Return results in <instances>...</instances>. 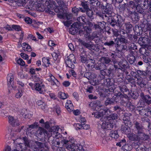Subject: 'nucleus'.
Masks as SVG:
<instances>
[{"instance_id": "45", "label": "nucleus", "mask_w": 151, "mask_h": 151, "mask_svg": "<svg viewBox=\"0 0 151 151\" xmlns=\"http://www.w3.org/2000/svg\"><path fill=\"white\" fill-rule=\"evenodd\" d=\"M77 32V30L74 27H71L70 29L69 33L74 35Z\"/></svg>"}, {"instance_id": "52", "label": "nucleus", "mask_w": 151, "mask_h": 151, "mask_svg": "<svg viewBox=\"0 0 151 151\" xmlns=\"http://www.w3.org/2000/svg\"><path fill=\"white\" fill-rule=\"evenodd\" d=\"M60 97L63 99H66L68 96H67L66 94L64 93L60 92L59 93Z\"/></svg>"}, {"instance_id": "9", "label": "nucleus", "mask_w": 151, "mask_h": 151, "mask_svg": "<svg viewBox=\"0 0 151 151\" xmlns=\"http://www.w3.org/2000/svg\"><path fill=\"white\" fill-rule=\"evenodd\" d=\"M9 122L10 124L13 126H17L20 124V123L17 118H14L12 116L9 117Z\"/></svg>"}, {"instance_id": "1", "label": "nucleus", "mask_w": 151, "mask_h": 151, "mask_svg": "<svg viewBox=\"0 0 151 151\" xmlns=\"http://www.w3.org/2000/svg\"><path fill=\"white\" fill-rule=\"evenodd\" d=\"M14 78L13 75L11 73L8 74L7 76V85L9 87V93H10V90L14 89L16 90V86L14 84Z\"/></svg>"}, {"instance_id": "7", "label": "nucleus", "mask_w": 151, "mask_h": 151, "mask_svg": "<svg viewBox=\"0 0 151 151\" xmlns=\"http://www.w3.org/2000/svg\"><path fill=\"white\" fill-rule=\"evenodd\" d=\"M123 118L124 122L125 125L128 127H131L132 126V124L130 121L129 116H131V114H128L127 113L125 114Z\"/></svg>"}, {"instance_id": "38", "label": "nucleus", "mask_w": 151, "mask_h": 151, "mask_svg": "<svg viewBox=\"0 0 151 151\" xmlns=\"http://www.w3.org/2000/svg\"><path fill=\"white\" fill-rule=\"evenodd\" d=\"M42 62L46 67L49 66L50 64L49 61L48 59L47 58H43L42 59Z\"/></svg>"}, {"instance_id": "20", "label": "nucleus", "mask_w": 151, "mask_h": 151, "mask_svg": "<svg viewBox=\"0 0 151 151\" xmlns=\"http://www.w3.org/2000/svg\"><path fill=\"white\" fill-rule=\"evenodd\" d=\"M78 41L79 42L81 43V44L84 46L86 47V48H88L89 49L91 48L93 46V45L90 44L80 39H79L78 40Z\"/></svg>"}, {"instance_id": "44", "label": "nucleus", "mask_w": 151, "mask_h": 151, "mask_svg": "<svg viewBox=\"0 0 151 151\" xmlns=\"http://www.w3.org/2000/svg\"><path fill=\"white\" fill-rule=\"evenodd\" d=\"M129 129L127 127H126L124 126H122L121 127V130L123 131V132L126 134L129 132Z\"/></svg>"}, {"instance_id": "22", "label": "nucleus", "mask_w": 151, "mask_h": 151, "mask_svg": "<svg viewBox=\"0 0 151 151\" xmlns=\"http://www.w3.org/2000/svg\"><path fill=\"white\" fill-rule=\"evenodd\" d=\"M22 46V49L25 51L30 52L32 50L31 47L28 44L25 43H23Z\"/></svg>"}, {"instance_id": "23", "label": "nucleus", "mask_w": 151, "mask_h": 151, "mask_svg": "<svg viewBox=\"0 0 151 151\" xmlns=\"http://www.w3.org/2000/svg\"><path fill=\"white\" fill-rule=\"evenodd\" d=\"M95 61L91 59L87 60L86 63V65L88 68H93L94 67V63Z\"/></svg>"}, {"instance_id": "46", "label": "nucleus", "mask_w": 151, "mask_h": 151, "mask_svg": "<svg viewBox=\"0 0 151 151\" xmlns=\"http://www.w3.org/2000/svg\"><path fill=\"white\" fill-rule=\"evenodd\" d=\"M124 27L127 30L129 31L132 29V26L131 24H130V23L128 22L125 23L124 25Z\"/></svg>"}, {"instance_id": "40", "label": "nucleus", "mask_w": 151, "mask_h": 151, "mask_svg": "<svg viewBox=\"0 0 151 151\" xmlns=\"http://www.w3.org/2000/svg\"><path fill=\"white\" fill-rule=\"evenodd\" d=\"M52 55L54 60H56L60 55V53L58 52H53L52 54Z\"/></svg>"}, {"instance_id": "27", "label": "nucleus", "mask_w": 151, "mask_h": 151, "mask_svg": "<svg viewBox=\"0 0 151 151\" xmlns=\"http://www.w3.org/2000/svg\"><path fill=\"white\" fill-rule=\"evenodd\" d=\"M38 126V123L35 122L31 125H28V127L27 128V130L29 131V130L37 128Z\"/></svg>"}, {"instance_id": "34", "label": "nucleus", "mask_w": 151, "mask_h": 151, "mask_svg": "<svg viewBox=\"0 0 151 151\" xmlns=\"http://www.w3.org/2000/svg\"><path fill=\"white\" fill-rule=\"evenodd\" d=\"M50 78L49 79V81L52 82V84L54 85L56 84V82H58L57 80L55 78V77L53 76L52 74H50L49 75Z\"/></svg>"}, {"instance_id": "15", "label": "nucleus", "mask_w": 151, "mask_h": 151, "mask_svg": "<svg viewBox=\"0 0 151 151\" xmlns=\"http://www.w3.org/2000/svg\"><path fill=\"white\" fill-rule=\"evenodd\" d=\"M37 132L40 135H42L43 134H44L45 135L46 134L48 137H50V133H48L47 131L41 127H39Z\"/></svg>"}, {"instance_id": "64", "label": "nucleus", "mask_w": 151, "mask_h": 151, "mask_svg": "<svg viewBox=\"0 0 151 151\" xmlns=\"http://www.w3.org/2000/svg\"><path fill=\"white\" fill-rule=\"evenodd\" d=\"M22 91H18L15 95V97L17 99L20 98L22 96Z\"/></svg>"}, {"instance_id": "10", "label": "nucleus", "mask_w": 151, "mask_h": 151, "mask_svg": "<svg viewBox=\"0 0 151 151\" xmlns=\"http://www.w3.org/2000/svg\"><path fill=\"white\" fill-rule=\"evenodd\" d=\"M45 5L47 6V8H45V12L52 15H55V13L51 10L52 8V5L48 1H46Z\"/></svg>"}, {"instance_id": "43", "label": "nucleus", "mask_w": 151, "mask_h": 151, "mask_svg": "<svg viewBox=\"0 0 151 151\" xmlns=\"http://www.w3.org/2000/svg\"><path fill=\"white\" fill-rule=\"evenodd\" d=\"M85 17L82 16L79 17L77 18V20L79 22H81L82 24L83 22L85 23Z\"/></svg>"}, {"instance_id": "32", "label": "nucleus", "mask_w": 151, "mask_h": 151, "mask_svg": "<svg viewBox=\"0 0 151 151\" xmlns=\"http://www.w3.org/2000/svg\"><path fill=\"white\" fill-rule=\"evenodd\" d=\"M16 4L19 6H24L26 4V0H17L15 1Z\"/></svg>"}, {"instance_id": "24", "label": "nucleus", "mask_w": 151, "mask_h": 151, "mask_svg": "<svg viewBox=\"0 0 151 151\" xmlns=\"http://www.w3.org/2000/svg\"><path fill=\"white\" fill-rule=\"evenodd\" d=\"M36 8L37 10L39 11L43 12L44 11H45V6L43 4H38Z\"/></svg>"}, {"instance_id": "25", "label": "nucleus", "mask_w": 151, "mask_h": 151, "mask_svg": "<svg viewBox=\"0 0 151 151\" xmlns=\"http://www.w3.org/2000/svg\"><path fill=\"white\" fill-rule=\"evenodd\" d=\"M57 2L58 6L61 8V9L63 7H65L66 6V3L63 0H55Z\"/></svg>"}, {"instance_id": "5", "label": "nucleus", "mask_w": 151, "mask_h": 151, "mask_svg": "<svg viewBox=\"0 0 151 151\" xmlns=\"http://www.w3.org/2000/svg\"><path fill=\"white\" fill-rule=\"evenodd\" d=\"M67 60L65 61V63L68 66L71 68H74L73 62L75 61V57L73 54L70 55L67 57Z\"/></svg>"}, {"instance_id": "3", "label": "nucleus", "mask_w": 151, "mask_h": 151, "mask_svg": "<svg viewBox=\"0 0 151 151\" xmlns=\"http://www.w3.org/2000/svg\"><path fill=\"white\" fill-rule=\"evenodd\" d=\"M135 134L131 133L127 135V137L129 139L132 141H137L140 139L143 140L145 139V137L139 134H137V132H135Z\"/></svg>"}, {"instance_id": "37", "label": "nucleus", "mask_w": 151, "mask_h": 151, "mask_svg": "<svg viewBox=\"0 0 151 151\" xmlns=\"http://www.w3.org/2000/svg\"><path fill=\"white\" fill-rule=\"evenodd\" d=\"M122 151H129L131 150V146L128 144H125L122 147Z\"/></svg>"}, {"instance_id": "17", "label": "nucleus", "mask_w": 151, "mask_h": 151, "mask_svg": "<svg viewBox=\"0 0 151 151\" xmlns=\"http://www.w3.org/2000/svg\"><path fill=\"white\" fill-rule=\"evenodd\" d=\"M148 39L146 37H140L139 39L138 42L139 43L142 45H147L148 42Z\"/></svg>"}, {"instance_id": "29", "label": "nucleus", "mask_w": 151, "mask_h": 151, "mask_svg": "<svg viewBox=\"0 0 151 151\" xmlns=\"http://www.w3.org/2000/svg\"><path fill=\"white\" fill-rule=\"evenodd\" d=\"M114 100L112 99L108 98H107L106 100L105 101V104L106 106L108 105L113 104L114 103Z\"/></svg>"}, {"instance_id": "6", "label": "nucleus", "mask_w": 151, "mask_h": 151, "mask_svg": "<svg viewBox=\"0 0 151 151\" xmlns=\"http://www.w3.org/2000/svg\"><path fill=\"white\" fill-rule=\"evenodd\" d=\"M101 9L104 13L109 14H111L113 10L111 5L109 4H107L105 6H101Z\"/></svg>"}, {"instance_id": "48", "label": "nucleus", "mask_w": 151, "mask_h": 151, "mask_svg": "<svg viewBox=\"0 0 151 151\" xmlns=\"http://www.w3.org/2000/svg\"><path fill=\"white\" fill-rule=\"evenodd\" d=\"M54 110L56 111L58 115H59L60 114L61 110L59 106H56L55 107Z\"/></svg>"}, {"instance_id": "30", "label": "nucleus", "mask_w": 151, "mask_h": 151, "mask_svg": "<svg viewBox=\"0 0 151 151\" xmlns=\"http://www.w3.org/2000/svg\"><path fill=\"white\" fill-rule=\"evenodd\" d=\"M100 60L103 63L106 64L109 63L111 61L109 58L107 57H102L100 58Z\"/></svg>"}, {"instance_id": "33", "label": "nucleus", "mask_w": 151, "mask_h": 151, "mask_svg": "<svg viewBox=\"0 0 151 151\" xmlns=\"http://www.w3.org/2000/svg\"><path fill=\"white\" fill-rule=\"evenodd\" d=\"M110 135L111 137L114 139L118 138L119 136L117 132L116 131H111L110 132Z\"/></svg>"}, {"instance_id": "57", "label": "nucleus", "mask_w": 151, "mask_h": 151, "mask_svg": "<svg viewBox=\"0 0 151 151\" xmlns=\"http://www.w3.org/2000/svg\"><path fill=\"white\" fill-rule=\"evenodd\" d=\"M148 112L145 109H142L140 111V114L142 116H144L145 115H147V113Z\"/></svg>"}, {"instance_id": "63", "label": "nucleus", "mask_w": 151, "mask_h": 151, "mask_svg": "<svg viewBox=\"0 0 151 151\" xmlns=\"http://www.w3.org/2000/svg\"><path fill=\"white\" fill-rule=\"evenodd\" d=\"M25 21L27 24H30L32 23V19L29 17H27L25 18Z\"/></svg>"}, {"instance_id": "11", "label": "nucleus", "mask_w": 151, "mask_h": 151, "mask_svg": "<svg viewBox=\"0 0 151 151\" xmlns=\"http://www.w3.org/2000/svg\"><path fill=\"white\" fill-rule=\"evenodd\" d=\"M59 129V127L58 126L52 127L51 129L49 131V132H51L50 133V136H53L54 137L55 136H56L57 134H58V131Z\"/></svg>"}, {"instance_id": "61", "label": "nucleus", "mask_w": 151, "mask_h": 151, "mask_svg": "<svg viewBox=\"0 0 151 151\" xmlns=\"http://www.w3.org/2000/svg\"><path fill=\"white\" fill-rule=\"evenodd\" d=\"M91 75V72H87L85 73L84 76L87 78L88 80H90V78Z\"/></svg>"}, {"instance_id": "26", "label": "nucleus", "mask_w": 151, "mask_h": 151, "mask_svg": "<svg viewBox=\"0 0 151 151\" xmlns=\"http://www.w3.org/2000/svg\"><path fill=\"white\" fill-rule=\"evenodd\" d=\"M137 84L139 85L141 87H144V86H145L146 85L144 81L141 78H137Z\"/></svg>"}, {"instance_id": "39", "label": "nucleus", "mask_w": 151, "mask_h": 151, "mask_svg": "<svg viewBox=\"0 0 151 151\" xmlns=\"http://www.w3.org/2000/svg\"><path fill=\"white\" fill-rule=\"evenodd\" d=\"M32 25L35 28H37L38 26L40 24H42L43 23L41 22H37L35 21H33L32 22Z\"/></svg>"}, {"instance_id": "60", "label": "nucleus", "mask_w": 151, "mask_h": 151, "mask_svg": "<svg viewBox=\"0 0 151 151\" xmlns=\"http://www.w3.org/2000/svg\"><path fill=\"white\" fill-rule=\"evenodd\" d=\"M20 55L21 57L24 59L27 60L28 59V56L26 54L21 53Z\"/></svg>"}, {"instance_id": "42", "label": "nucleus", "mask_w": 151, "mask_h": 151, "mask_svg": "<svg viewBox=\"0 0 151 151\" xmlns=\"http://www.w3.org/2000/svg\"><path fill=\"white\" fill-rule=\"evenodd\" d=\"M107 129L108 130H111L114 126L113 123H111L110 122L107 121Z\"/></svg>"}, {"instance_id": "35", "label": "nucleus", "mask_w": 151, "mask_h": 151, "mask_svg": "<svg viewBox=\"0 0 151 151\" xmlns=\"http://www.w3.org/2000/svg\"><path fill=\"white\" fill-rule=\"evenodd\" d=\"M86 14L90 18L91 20L92 19H93L94 18L93 16V11L89 9L86 10Z\"/></svg>"}, {"instance_id": "56", "label": "nucleus", "mask_w": 151, "mask_h": 151, "mask_svg": "<svg viewBox=\"0 0 151 151\" xmlns=\"http://www.w3.org/2000/svg\"><path fill=\"white\" fill-rule=\"evenodd\" d=\"M82 54H81V62L83 63H86L87 60V58L86 57V55H85V56H83V55H82Z\"/></svg>"}, {"instance_id": "4", "label": "nucleus", "mask_w": 151, "mask_h": 151, "mask_svg": "<svg viewBox=\"0 0 151 151\" xmlns=\"http://www.w3.org/2000/svg\"><path fill=\"white\" fill-rule=\"evenodd\" d=\"M134 126V127L136 128V130L135 132H137V133L140 134L145 137H147V136L145 135L143 132V126L142 124L137 121H135L133 122Z\"/></svg>"}, {"instance_id": "12", "label": "nucleus", "mask_w": 151, "mask_h": 151, "mask_svg": "<svg viewBox=\"0 0 151 151\" xmlns=\"http://www.w3.org/2000/svg\"><path fill=\"white\" fill-rule=\"evenodd\" d=\"M141 96L143 100L147 104H151V97L149 95L145 96L143 94H142Z\"/></svg>"}, {"instance_id": "19", "label": "nucleus", "mask_w": 151, "mask_h": 151, "mask_svg": "<svg viewBox=\"0 0 151 151\" xmlns=\"http://www.w3.org/2000/svg\"><path fill=\"white\" fill-rule=\"evenodd\" d=\"M95 68L96 69L103 70L106 69V66L104 63H100L96 65Z\"/></svg>"}, {"instance_id": "21", "label": "nucleus", "mask_w": 151, "mask_h": 151, "mask_svg": "<svg viewBox=\"0 0 151 151\" xmlns=\"http://www.w3.org/2000/svg\"><path fill=\"white\" fill-rule=\"evenodd\" d=\"M81 5L84 8V9H83L81 8H79L80 11L81 12H84L86 11V10L89 9L88 6L86 1L82 2L81 3Z\"/></svg>"}, {"instance_id": "41", "label": "nucleus", "mask_w": 151, "mask_h": 151, "mask_svg": "<svg viewBox=\"0 0 151 151\" xmlns=\"http://www.w3.org/2000/svg\"><path fill=\"white\" fill-rule=\"evenodd\" d=\"M22 139L23 140L24 142V143L25 146H27V147H30L29 142L28 139V138L27 137H22Z\"/></svg>"}, {"instance_id": "50", "label": "nucleus", "mask_w": 151, "mask_h": 151, "mask_svg": "<svg viewBox=\"0 0 151 151\" xmlns=\"http://www.w3.org/2000/svg\"><path fill=\"white\" fill-rule=\"evenodd\" d=\"M83 124H80L77 123L74 124V126L75 127L76 130H79L83 128Z\"/></svg>"}, {"instance_id": "14", "label": "nucleus", "mask_w": 151, "mask_h": 151, "mask_svg": "<svg viewBox=\"0 0 151 151\" xmlns=\"http://www.w3.org/2000/svg\"><path fill=\"white\" fill-rule=\"evenodd\" d=\"M116 44L117 45L116 46V49L119 52H121L123 50H124L127 48L126 46L124 45L123 44H119L118 42H117Z\"/></svg>"}, {"instance_id": "18", "label": "nucleus", "mask_w": 151, "mask_h": 151, "mask_svg": "<svg viewBox=\"0 0 151 151\" xmlns=\"http://www.w3.org/2000/svg\"><path fill=\"white\" fill-rule=\"evenodd\" d=\"M105 111L103 109L99 111H96L92 113V115H94V116L97 118H99L103 116L104 115Z\"/></svg>"}, {"instance_id": "59", "label": "nucleus", "mask_w": 151, "mask_h": 151, "mask_svg": "<svg viewBox=\"0 0 151 151\" xmlns=\"http://www.w3.org/2000/svg\"><path fill=\"white\" fill-rule=\"evenodd\" d=\"M149 1L148 0L145 1L144 0V2L143 4V6L145 8L147 9V8L148 5L149 4Z\"/></svg>"}, {"instance_id": "51", "label": "nucleus", "mask_w": 151, "mask_h": 151, "mask_svg": "<svg viewBox=\"0 0 151 151\" xmlns=\"http://www.w3.org/2000/svg\"><path fill=\"white\" fill-rule=\"evenodd\" d=\"M114 44V42L112 40L109 41V42H106L104 43V45H107L109 46H113Z\"/></svg>"}, {"instance_id": "55", "label": "nucleus", "mask_w": 151, "mask_h": 151, "mask_svg": "<svg viewBox=\"0 0 151 151\" xmlns=\"http://www.w3.org/2000/svg\"><path fill=\"white\" fill-rule=\"evenodd\" d=\"M103 120L104 122H103L102 124L101 127L103 129H107V128H106V127H107V121H105L104 120V118L103 119Z\"/></svg>"}, {"instance_id": "31", "label": "nucleus", "mask_w": 151, "mask_h": 151, "mask_svg": "<svg viewBox=\"0 0 151 151\" xmlns=\"http://www.w3.org/2000/svg\"><path fill=\"white\" fill-rule=\"evenodd\" d=\"M30 147L34 151H38L39 150V149L36 144L35 141L32 142Z\"/></svg>"}, {"instance_id": "47", "label": "nucleus", "mask_w": 151, "mask_h": 151, "mask_svg": "<svg viewBox=\"0 0 151 151\" xmlns=\"http://www.w3.org/2000/svg\"><path fill=\"white\" fill-rule=\"evenodd\" d=\"M84 31L86 32V33L88 34H90L91 32V29L89 27L85 26L83 27Z\"/></svg>"}, {"instance_id": "49", "label": "nucleus", "mask_w": 151, "mask_h": 151, "mask_svg": "<svg viewBox=\"0 0 151 151\" xmlns=\"http://www.w3.org/2000/svg\"><path fill=\"white\" fill-rule=\"evenodd\" d=\"M60 143V142L59 141H58L56 140H53L52 141V144L53 145L56 147H58Z\"/></svg>"}, {"instance_id": "54", "label": "nucleus", "mask_w": 151, "mask_h": 151, "mask_svg": "<svg viewBox=\"0 0 151 151\" xmlns=\"http://www.w3.org/2000/svg\"><path fill=\"white\" fill-rule=\"evenodd\" d=\"M17 63L18 64L22 66L24 65L25 64L24 62L21 58H19L18 60Z\"/></svg>"}, {"instance_id": "36", "label": "nucleus", "mask_w": 151, "mask_h": 151, "mask_svg": "<svg viewBox=\"0 0 151 151\" xmlns=\"http://www.w3.org/2000/svg\"><path fill=\"white\" fill-rule=\"evenodd\" d=\"M82 24L81 22H78L74 23L71 25V27H74L76 28L79 29L81 28Z\"/></svg>"}, {"instance_id": "8", "label": "nucleus", "mask_w": 151, "mask_h": 151, "mask_svg": "<svg viewBox=\"0 0 151 151\" xmlns=\"http://www.w3.org/2000/svg\"><path fill=\"white\" fill-rule=\"evenodd\" d=\"M35 88L36 91L40 93H42L45 91V86L42 84L36 83L34 86Z\"/></svg>"}, {"instance_id": "28", "label": "nucleus", "mask_w": 151, "mask_h": 151, "mask_svg": "<svg viewBox=\"0 0 151 151\" xmlns=\"http://www.w3.org/2000/svg\"><path fill=\"white\" fill-rule=\"evenodd\" d=\"M127 58L128 62L131 64H133L135 60V57L133 55H129L127 57Z\"/></svg>"}, {"instance_id": "62", "label": "nucleus", "mask_w": 151, "mask_h": 151, "mask_svg": "<svg viewBox=\"0 0 151 151\" xmlns=\"http://www.w3.org/2000/svg\"><path fill=\"white\" fill-rule=\"evenodd\" d=\"M115 96L117 97H119L120 98V99H121V98H123L124 97V96L122 94L121 92H119L117 93H115Z\"/></svg>"}, {"instance_id": "58", "label": "nucleus", "mask_w": 151, "mask_h": 151, "mask_svg": "<svg viewBox=\"0 0 151 151\" xmlns=\"http://www.w3.org/2000/svg\"><path fill=\"white\" fill-rule=\"evenodd\" d=\"M35 142L39 149V148H41L43 147V145L42 143L39 142L37 141H35Z\"/></svg>"}, {"instance_id": "53", "label": "nucleus", "mask_w": 151, "mask_h": 151, "mask_svg": "<svg viewBox=\"0 0 151 151\" xmlns=\"http://www.w3.org/2000/svg\"><path fill=\"white\" fill-rule=\"evenodd\" d=\"M12 27L16 31H19L21 30V28L19 26L13 25L12 26Z\"/></svg>"}, {"instance_id": "2", "label": "nucleus", "mask_w": 151, "mask_h": 151, "mask_svg": "<svg viewBox=\"0 0 151 151\" xmlns=\"http://www.w3.org/2000/svg\"><path fill=\"white\" fill-rule=\"evenodd\" d=\"M61 143L63 146L65 147L68 150H69L73 147H74L76 146V144L74 143V140L72 139L68 140L63 138H62Z\"/></svg>"}, {"instance_id": "16", "label": "nucleus", "mask_w": 151, "mask_h": 151, "mask_svg": "<svg viewBox=\"0 0 151 151\" xmlns=\"http://www.w3.org/2000/svg\"><path fill=\"white\" fill-rule=\"evenodd\" d=\"M118 115L116 113L110 114L109 116L104 117V120L105 121H109L111 120L116 119L117 118Z\"/></svg>"}, {"instance_id": "13", "label": "nucleus", "mask_w": 151, "mask_h": 151, "mask_svg": "<svg viewBox=\"0 0 151 151\" xmlns=\"http://www.w3.org/2000/svg\"><path fill=\"white\" fill-rule=\"evenodd\" d=\"M65 107L68 111L69 112H71L73 111L74 106L71 101L70 100H68L65 104Z\"/></svg>"}]
</instances>
